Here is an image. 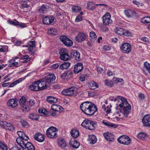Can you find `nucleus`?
Returning a JSON list of instances; mask_svg holds the SVG:
<instances>
[{
    "label": "nucleus",
    "mask_w": 150,
    "mask_h": 150,
    "mask_svg": "<svg viewBox=\"0 0 150 150\" xmlns=\"http://www.w3.org/2000/svg\"><path fill=\"white\" fill-rule=\"evenodd\" d=\"M26 101V98L24 96H22L19 100V104L20 105H22L25 103Z\"/></svg>",
    "instance_id": "obj_46"
},
{
    "label": "nucleus",
    "mask_w": 150,
    "mask_h": 150,
    "mask_svg": "<svg viewBox=\"0 0 150 150\" xmlns=\"http://www.w3.org/2000/svg\"><path fill=\"white\" fill-rule=\"evenodd\" d=\"M102 123L105 125L109 127L115 128L117 127V125L108 122L105 120H103L102 121Z\"/></svg>",
    "instance_id": "obj_25"
},
{
    "label": "nucleus",
    "mask_w": 150,
    "mask_h": 150,
    "mask_svg": "<svg viewBox=\"0 0 150 150\" xmlns=\"http://www.w3.org/2000/svg\"><path fill=\"white\" fill-rule=\"evenodd\" d=\"M70 63L69 62H65L61 64L60 67L59 69L62 70L67 69L70 66Z\"/></svg>",
    "instance_id": "obj_29"
},
{
    "label": "nucleus",
    "mask_w": 150,
    "mask_h": 150,
    "mask_svg": "<svg viewBox=\"0 0 150 150\" xmlns=\"http://www.w3.org/2000/svg\"><path fill=\"white\" fill-rule=\"evenodd\" d=\"M38 112L40 113H43L44 114H45V115L47 114V110H46L45 109H42V110L39 109L38 110Z\"/></svg>",
    "instance_id": "obj_56"
},
{
    "label": "nucleus",
    "mask_w": 150,
    "mask_h": 150,
    "mask_svg": "<svg viewBox=\"0 0 150 150\" xmlns=\"http://www.w3.org/2000/svg\"><path fill=\"white\" fill-rule=\"evenodd\" d=\"M83 66L81 63H77L75 65L74 71L75 73L78 74L83 69Z\"/></svg>",
    "instance_id": "obj_17"
},
{
    "label": "nucleus",
    "mask_w": 150,
    "mask_h": 150,
    "mask_svg": "<svg viewBox=\"0 0 150 150\" xmlns=\"http://www.w3.org/2000/svg\"><path fill=\"white\" fill-rule=\"evenodd\" d=\"M113 82L115 83H117L118 82H121L123 81V80L122 79L115 78L113 79Z\"/></svg>",
    "instance_id": "obj_53"
},
{
    "label": "nucleus",
    "mask_w": 150,
    "mask_h": 150,
    "mask_svg": "<svg viewBox=\"0 0 150 150\" xmlns=\"http://www.w3.org/2000/svg\"><path fill=\"white\" fill-rule=\"evenodd\" d=\"M125 13L128 18H132L136 16L135 12L130 10H125Z\"/></svg>",
    "instance_id": "obj_22"
},
{
    "label": "nucleus",
    "mask_w": 150,
    "mask_h": 150,
    "mask_svg": "<svg viewBox=\"0 0 150 150\" xmlns=\"http://www.w3.org/2000/svg\"><path fill=\"white\" fill-rule=\"evenodd\" d=\"M35 41H31L29 42V45L30 47H34L35 46Z\"/></svg>",
    "instance_id": "obj_61"
},
{
    "label": "nucleus",
    "mask_w": 150,
    "mask_h": 150,
    "mask_svg": "<svg viewBox=\"0 0 150 150\" xmlns=\"http://www.w3.org/2000/svg\"><path fill=\"white\" fill-rule=\"evenodd\" d=\"M105 6L107 7V5L105 4H95L93 2H89L87 4V8L88 9L91 11L95 10L96 6Z\"/></svg>",
    "instance_id": "obj_11"
},
{
    "label": "nucleus",
    "mask_w": 150,
    "mask_h": 150,
    "mask_svg": "<svg viewBox=\"0 0 150 150\" xmlns=\"http://www.w3.org/2000/svg\"><path fill=\"white\" fill-rule=\"evenodd\" d=\"M8 123L6 121H1L0 122V125L3 128L6 129Z\"/></svg>",
    "instance_id": "obj_45"
},
{
    "label": "nucleus",
    "mask_w": 150,
    "mask_h": 150,
    "mask_svg": "<svg viewBox=\"0 0 150 150\" xmlns=\"http://www.w3.org/2000/svg\"><path fill=\"white\" fill-rule=\"evenodd\" d=\"M81 8L78 6H74L72 8V10L73 12L76 13L79 12L81 10Z\"/></svg>",
    "instance_id": "obj_38"
},
{
    "label": "nucleus",
    "mask_w": 150,
    "mask_h": 150,
    "mask_svg": "<svg viewBox=\"0 0 150 150\" xmlns=\"http://www.w3.org/2000/svg\"><path fill=\"white\" fill-rule=\"evenodd\" d=\"M35 104L34 100L31 99L28 102L27 104L29 106L31 107L33 106Z\"/></svg>",
    "instance_id": "obj_55"
},
{
    "label": "nucleus",
    "mask_w": 150,
    "mask_h": 150,
    "mask_svg": "<svg viewBox=\"0 0 150 150\" xmlns=\"http://www.w3.org/2000/svg\"><path fill=\"white\" fill-rule=\"evenodd\" d=\"M32 145V144H31L30 143L27 142V143H25V147L24 148L26 149L27 148L28 149L30 147V146H31Z\"/></svg>",
    "instance_id": "obj_59"
},
{
    "label": "nucleus",
    "mask_w": 150,
    "mask_h": 150,
    "mask_svg": "<svg viewBox=\"0 0 150 150\" xmlns=\"http://www.w3.org/2000/svg\"><path fill=\"white\" fill-rule=\"evenodd\" d=\"M48 34L51 35H56L57 33V30L54 28H51L48 30Z\"/></svg>",
    "instance_id": "obj_36"
},
{
    "label": "nucleus",
    "mask_w": 150,
    "mask_h": 150,
    "mask_svg": "<svg viewBox=\"0 0 150 150\" xmlns=\"http://www.w3.org/2000/svg\"><path fill=\"white\" fill-rule=\"evenodd\" d=\"M80 108L84 113L88 115H92L97 111L96 106L89 101L81 103Z\"/></svg>",
    "instance_id": "obj_1"
},
{
    "label": "nucleus",
    "mask_w": 150,
    "mask_h": 150,
    "mask_svg": "<svg viewBox=\"0 0 150 150\" xmlns=\"http://www.w3.org/2000/svg\"><path fill=\"white\" fill-rule=\"evenodd\" d=\"M35 139L39 142H43L45 139L43 135L40 133H37L35 135Z\"/></svg>",
    "instance_id": "obj_20"
},
{
    "label": "nucleus",
    "mask_w": 150,
    "mask_h": 150,
    "mask_svg": "<svg viewBox=\"0 0 150 150\" xmlns=\"http://www.w3.org/2000/svg\"><path fill=\"white\" fill-rule=\"evenodd\" d=\"M142 122L144 126L150 127V115H147L144 116L142 119Z\"/></svg>",
    "instance_id": "obj_15"
},
{
    "label": "nucleus",
    "mask_w": 150,
    "mask_h": 150,
    "mask_svg": "<svg viewBox=\"0 0 150 150\" xmlns=\"http://www.w3.org/2000/svg\"><path fill=\"white\" fill-rule=\"evenodd\" d=\"M146 136V135L145 133H140L138 134L137 137L139 139H143Z\"/></svg>",
    "instance_id": "obj_47"
},
{
    "label": "nucleus",
    "mask_w": 150,
    "mask_h": 150,
    "mask_svg": "<svg viewBox=\"0 0 150 150\" xmlns=\"http://www.w3.org/2000/svg\"><path fill=\"white\" fill-rule=\"evenodd\" d=\"M138 98L140 100H143L144 99V94L142 93H140L138 95Z\"/></svg>",
    "instance_id": "obj_64"
},
{
    "label": "nucleus",
    "mask_w": 150,
    "mask_h": 150,
    "mask_svg": "<svg viewBox=\"0 0 150 150\" xmlns=\"http://www.w3.org/2000/svg\"><path fill=\"white\" fill-rule=\"evenodd\" d=\"M49 8V6L47 4L42 5L39 10V11L41 13H44Z\"/></svg>",
    "instance_id": "obj_30"
},
{
    "label": "nucleus",
    "mask_w": 150,
    "mask_h": 150,
    "mask_svg": "<svg viewBox=\"0 0 150 150\" xmlns=\"http://www.w3.org/2000/svg\"><path fill=\"white\" fill-rule=\"evenodd\" d=\"M18 62H13L12 63H10L9 64L8 66L10 67H18Z\"/></svg>",
    "instance_id": "obj_54"
},
{
    "label": "nucleus",
    "mask_w": 150,
    "mask_h": 150,
    "mask_svg": "<svg viewBox=\"0 0 150 150\" xmlns=\"http://www.w3.org/2000/svg\"><path fill=\"white\" fill-rule=\"evenodd\" d=\"M22 126L23 127H26L28 125V123L25 121L23 120H21L20 121Z\"/></svg>",
    "instance_id": "obj_60"
},
{
    "label": "nucleus",
    "mask_w": 150,
    "mask_h": 150,
    "mask_svg": "<svg viewBox=\"0 0 150 150\" xmlns=\"http://www.w3.org/2000/svg\"><path fill=\"white\" fill-rule=\"evenodd\" d=\"M73 57L76 61H79L80 59V54L79 52L78 51L73 52Z\"/></svg>",
    "instance_id": "obj_33"
},
{
    "label": "nucleus",
    "mask_w": 150,
    "mask_h": 150,
    "mask_svg": "<svg viewBox=\"0 0 150 150\" xmlns=\"http://www.w3.org/2000/svg\"><path fill=\"white\" fill-rule=\"evenodd\" d=\"M103 136L107 140L110 142H113L114 140V136L111 133L107 132L103 134Z\"/></svg>",
    "instance_id": "obj_18"
},
{
    "label": "nucleus",
    "mask_w": 150,
    "mask_h": 150,
    "mask_svg": "<svg viewBox=\"0 0 150 150\" xmlns=\"http://www.w3.org/2000/svg\"><path fill=\"white\" fill-rule=\"evenodd\" d=\"M25 142L23 140H22V141H21V143H20L19 144L20 146V148H23V150H24L25 148H24V147L23 146L24 145V146L25 147Z\"/></svg>",
    "instance_id": "obj_62"
},
{
    "label": "nucleus",
    "mask_w": 150,
    "mask_h": 150,
    "mask_svg": "<svg viewBox=\"0 0 150 150\" xmlns=\"http://www.w3.org/2000/svg\"><path fill=\"white\" fill-rule=\"evenodd\" d=\"M75 89L74 87H72L68 89H64L61 92L62 94L65 96H71L74 94V92Z\"/></svg>",
    "instance_id": "obj_14"
},
{
    "label": "nucleus",
    "mask_w": 150,
    "mask_h": 150,
    "mask_svg": "<svg viewBox=\"0 0 150 150\" xmlns=\"http://www.w3.org/2000/svg\"><path fill=\"white\" fill-rule=\"evenodd\" d=\"M133 3L134 4L136 5L138 7L142 6L143 5L142 3H140L136 1H133Z\"/></svg>",
    "instance_id": "obj_58"
},
{
    "label": "nucleus",
    "mask_w": 150,
    "mask_h": 150,
    "mask_svg": "<svg viewBox=\"0 0 150 150\" xmlns=\"http://www.w3.org/2000/svg\"><path fill=\"white\" fill-rule=\"evenodd\" d=\"M96 125V124L94 122L86 119L84 120L82 123L81 126L89 130L94 129Z\"/></svg>",
    "instance_id": "obj_3"
},
{
    "label": "nucleus",
    "mask_w": 150,
    "mask_h": 150,
    "mask_svg": "<svg viewBox=\"0 0 150 150\" xmlns=\"http://www.w3.org/2000/svg\"><path fill=\"white\" fill-rule=\"evenodd\" d=\"M144 67L148 71L149 73L150 74V64L147 62H146L144 63Z\"/></svg>",
    "instance_id": "obj_51"
},
{
    "label": "nucleus",
    "mask_w": 150,
    "mask_h": 150,
    "mask_svg": "<svg viewBox=\"0 0 150 150\" xmlns=\"http://www.w3.org/2000/svg\"><path fill=\"white\" fill-rule=\"evenodd\" d=\"M50 112L51 114V115L53 117L58 115L60 113V112H57L54 110L50 111Z\"/></svg>",
    "instance_id": "obj_52"
},
{
    "label": "nucleus",
    "mask_w": 150,
    "mask_h": 150,
    "mask_svg": "<svg viewBox=\"0 0 150 150\" xmlns=\"http://www.w3.org/2000/svg\"><path fill=\"white\" fill-rule=\"evenodd\" d=\"M60 41L66 46L69 47L73 45V42L66 36H61L59 38Z\"/></svg>",
    "instance_id": "obj_10"
},
{
    "label": "nucleus",
    "mask_w": 150,
    "mask_h": 150,
    "mask_svg": "<svg viewBox=\"0 0 150 150\" xmlns=\"http://www.w3.org/2000/svg\"><path fill=\"white\" fill-rule=\"evenodd\" d=\"M54 18L52 16H47L42 19V22L46 25H49L51 24L54 21Z\"/></svg>",
    "instance_id": "obj_16"
},
{
    "label": "nucleus",
    "mask_w": 150,
    "mask_h": 150,
    "mask_svg": "<svg viewBox=\"0 0 150 150\" xmlns=\"http://www.w3.org/2000/svg\"><path fill=\"white\" fill-rule=\"evenodd\" d=\"M97 140L96 137L95 135H93L89 136L88 141L91 144H95Z\"/></svg>",
    "instance_id": "obj_27"
},
{
    "label": "nucleus",
    "mask_w": 150,
    "mask_h": 150,
    "mask_svg": "<svg viewBox=\"0 0 150 150\" xmlns=\"http://www.w3.org/2000/svg\"><path fill=\"white\" fill-rule=\"evenodd\" d=\"M120 48L123 53L127 54L131 51V45L129 43L125 42L122 44Z\"/></svg>",
    "instance_id": "obj_6"
},
{
    "label": "nucleus",
    "mask_w": 150,
    "mask_h": 150,
    "mask_svg": "<svg viewBox=\"0 0 150 150\" xmlns=\"http://www.w3.org/2000/svg\"><path fill=\"white\" fill-rule=\"evenodd\" d=\"M105 84L110 87H112L113 86V82L110 80H106L105 81Z\"/></svg>",
    "instance_id": "obj_42"
},
{
    "label": "nucleus",
    "mask_w": 150,
    "mask_h": 150,
    "mask_svg": "<svg viewBox=\"0 0 150 150\" xmlns=\"http://www.w3.org/2000/svg\"><path fill=\"white\" fill-rule=\"evenodd\" d=\"M36 82L40 91L44 90L48 86L43 79L36 81Z\"/></svg>",
    "instance_id": "obj_13"
},
{
    "label": "nucleus",
    "mask_w": 150,
    "mask_h": 150,
    "mask_svg": "<svg viewBox=\"0 0 150 150\" xmlns=\"http://www.w3.org/2000/svg\"><path fill=\"white\" fill-rule=\"evenodd\" d=\"M110 14L109 13L105 14L102 17L103 25H108L112 23V21L110 19Z\"/></svg>",
    "instance_id": "obj_7"
},
{
    "label": "nucleus",
    "mask_w": 150,
    "mask_h": 150,
    "mask_svg": "<svg viewBox=\"0 0 150 150\" xmlns=\"http://www.w3.org/2000/svg\"><path fill=\"white\" fill-rule=\"evenodd\" d=\"M87 37L86 34L82 32H79L77 35L75 36V40L76 41L79 42H81L86 39Z\"/></svg>",
    "instance_id": "obj_9"
},
{
    "label": "nucleus",
    "mask_w": 150,
    "mask_h": 150,
    "mask_svg": "<svg viewBox=\"0 0 150 150\" xmlns=\"http://www.w3.org/2000/svg\"><path fill=\"white\" fill-rule=\"evenodd\" d=\"M82 17L80 16H78L76 18L75 21L77 22H79L82 20Z\"/></svg>",
    "instance_id": "obj_63"
},
{
    "label": "nucleus",
    "mask_w": 150,
    "mask_h": 150,
    "mask_svg": "<svg viewBox=\"0 0 150 150\" xmlns=\"http://www.w3.org/2000/svg\"><path fill=\"white\" fill-rule=\"evenodd\" d=\"M21 109L23 111L27 112L29 110V107L28 105L23 104L22 105H21Z\"/></svg>",
    "instance_id": "obj_41"
},
{
    "label": "nucleus",
    "mask_w": 150,
    "mask_h": 150,
    "mask_svg": "<svg viewBox=\"0 0 150 150\" xmlns=\"http://www.w3.org/2000/svg\"><path fill=\"white\" fill-rule=\"evenodd\" d=\"M88 86L91 89H94L98 87L97 83L93 81H92L88 83Z\"/></svg>",
    "instance_id": "obj_28"
},
{
    "label": "nucleus",
    "mask_w": 150,
    "mask_h": 150,
    "mask_svg": "<svg viewBox=\"0 0 150 150\" xmlns=\"http://www.w3.org/2000/svg\"><path fill=\"white\" fill-rule=\"evenodd\" d=\"M57 128L54 127H51L48 128L46 131V135L50 138L54 137L57 134Z\"/></svg>",
    "instance_id": "obj_5"
},
{
    "label": "nucleus",
    "mask_w": 150,
    "mask_h": 150,
    "mask_svg": "<svg viewBox=\"0 0 150 150\" xmlns=\"http://www.w3.org/2000/svg\"><path fill=\"white\" fill-rule=\"evenodd\" d=\"M141 22L144 23H150V17L146 16L143 17L141 19Z\"/></svg>",
    "instance_id": "obj_37"
},
{
    "label": "nucleus",
    "mask_w": 150,
    "mask_h": 150,
    "mask_svg": "<svg viewBox=\"0 0 150 150\" xmlns=\"http://www.w3.org/2000/svg\"><path fill=\"white\" fill-rule=\"evenodd\" d=\"M124 30L123 29L120 28L116 27L114 29V31L115 33L119 35H122L123 34V33L124 32Z\"/></svg>",
    "instance_id": "obj_32"
},
{
    "label": "nucleus",
    "mask_w": 150,
    "mask_h": 150,
    "mask_svg": "<svg viewBox=\"0 0 150 150\" xmlns=\"http://www.w3.org/2000/svg\"><path fill=\"white\" fill-rule=\"evenodd\" d=\"M47 100L48 102L52 104L57 102L58 100L57 98L54 97L49 96L47 97Z\"/></svg>",
    "instance_id": "obj_26"
},
{
    "label": "nucleus",
    "mask_w": 150,
    "mask_h": 150,
    "mask_svg": "<svg viewBox=\"0 0 150 150\" xmlns=\"http://www.w3.org/2000/svg\"><path fill=\"white\" fill-rule=\"evenodd\" d=\"M58 145L61 148L64 149L66 146V143L64 140L63 139H60L58 140Z\"/></svg>",
    "instance_id": "obj_31"
},
{
    "label": "nucleus",
    "mask_w": 150,
    "mask_h": 150,
    "mask_svg": "<svg viewBox=\"0 0 150 150\" xmlns=\"http://www.w3.org/2000/svg\"><path fill=\"white\" fill-rule=\"evenodd\" d=\"M117 100L121 103L119 105V106L120 108H123V112L124 115H126L128 114L131 110V107L127 100L125 98L120 96H117L116 98L110 99V100L111 101H115Z\"/></svg>",
    "instance_id": "obj_2"
},
{
    "label": "nucleus",
    "mask_w": 150,
    "mask_h": 150,
    "mask_svg": "<svg viewBox=\"0 0 150 150\" xmlns=\"http://www.w3.org/2000/svg\"><path fill=\"white\" fill-rule=\"evenodd\" d=\"M21 81V79H20L17 80H16L14 81V82H12L11 84H10L9 85V87H13L14 85L19 83Z\"/></svg>",
    "instance_id": "obj_50"
},
{
    "label": "nucleus",
    "mask_w": 150,
    "mask_h": 150,
    "mask_svg": "<svg viewBox=\"0 0 150 150\" xmlns=\"http://www.w3.org/2000/svg\"><path fill=\"white\" fill-rule=\"evenodd\" d=\"M71 74V72L70 71H67L63 73L61 75V77L63 79H64L66 77L68 76L69 74Z\"/></svg>",
    "instance_id": "obj_39"
},
{
    "label": "nucleus",
    "mask_w": 150,
    "mask_h": 150,
    "mask_svg": "<svg viewBox=\"0 0 150 150\" xmlns=\"http://www.w3.org/2000/svg\"><path fill=\"white\" fill-rule=\"evenodd\" d=\"M117 140L120 143L126 145L129 144L131 142L130 138L126 136H122L120 137Z\"/></svg>",
    "instance_id": "obj_8"
},
{
    "label": "nucleus",
    "mask_w": 150,
    "mask_h": 150,
    "mask_svg": "<svg viewBox=\"0 0 150 150\" xmlns=\"http://www.w3.org/2000/svg\"><path fill=\"white\" fill-rule=\"evenodd\" d=\"M8 23L14 25H17L19 23V22L16 19H14L13 21L8 20Z\"/></svg>",
    "instance_id": "obj_43"
},
{
    "label": "nucleus",
    "mask_w": 150,
    "mask_h": 150,
    "mask_svg": "<svg viewBox=\"0 0 150 150\" xmlns=\"http://www.w3.org/2000/svg\"><path fill=\"white\" fill-rule=\"evenodd\" d=\"M15 129L14 127L11 124L8 123L6 129H8L10 131H13Z\"/></svg>",
    "instance_id": "obj_48"
},
{
    "label": "nucleus",
    "mask_w": 150,
    "mask_h": 150,
    "mask_svg": "<svg viewBox=\"0 0 150 150\" xmlns=\"http://www.w3.org/2000/svg\"><path fill=\"white\" fill-rule=\"evenodd\" d=\"M29 118L32 120H38L39 119V116L36 114L31 113L29 115Z\"/></svg>",
    "instance_id": "obj_34"
},
{
    "label": "nucleus",
    "mask_w": 150,
    "mask_h": 150,
    "mask_svg": "<svg viewBox=\"0 0 150 150\" xmlns=\"http://www.w3.org/2000/svg\"><path fill=\"white\" fill-rule=\"evenodd\" d=\"M29 88L33 91H40L36 81L33 82L32 84L29 86Z\"/></svg>",
    "instance_id": "obj_23"
},
{
    "label": "nucleus",
    "mask_w": 150,
    "mask_h": 150,
    "mask_svg": "<svg viewBox=\"0 0 150 150\" xmlns=\"http://www.w3.org/2000/svg\"><path fill=\"white\" fill-rule=\"evenodd\" d=\"M0 148L2 150H8L7 147L4 142L0 141Z\"/></svg>",
    "instance_id": "obj_40"
},
{
    "label": "nucleus",
    "mask_w": 150,
    "mask_h": 150,
    "mask_svg": "<svg viewBox=\"0 0 150 150\" xmlns=\"http://www.w3.org/2000/svg\"><path fill=\"white\" fill-rule=\"evenodd\" d=\"M71 136L75 138L79 136V131L77 130H72L71 132Z\"/></svg>",
    "instance_id": "obj_35"
},
{
    "label": "nucleus",
    "mask_w": 150,
    "mask_h": 150,
    "mask_svg": "<svg viewBox=\"0 0 150 150\" xmlns=\"http://www.w3.org/2000/svg\"><path fill=\"white\" fill-rule=\"evenodd\" d=\"M90 37L91 39L94 40L96 38V35L95 33L93 32H91L90 33Z\"/></svg>",
    "instance_id": "obj_44"
},
{
    "label": "nucleus",
    "mask_w": 150,
    "mask_h": 150,
    "mask_svg": "<svg viewBox=\"0 0 150 150\" xmlns=\"http://www.w3.org/2000/svg\"><path fill=\"white\" fill-rule=\"evenodd\" d=\"M123 33V34L122 35L127 37L131 36L132 33L128 30H124V32Z\"/></svg>",
    "instance_id": "obj_49"
},
{
    "label": "nucleus",
    "mask_w": 150,
    "mask_h": 150,
    "mask_svg": "<svg viewBox=\"0 0 150 150\" xmlns=\"http://www.w3.org/2000/svg\"><path fill=\"white\" fill-rule=\"evenodd\" d=\"M56 77L53 74H50L43 79L46 82V83L49 86L50 83L53 82V81L55 79Z\"/></svg>",
    "instance_id": "obj_12"
},
{
    "label": "nucleus",
    "mask_w": 150,
    "mask_h": 150,
    "mask_svg": "<svg viewBox=\"0 0 150 150\" xmlns=\"http://www.w3.org/2000/svg\"><path fill=\"white\" fill-rule=\"evenodd\" d=\"M60 59L63 61L68 60L70 59L68 51L65 49H61L59 52Z\"/></svg>",
    "instance_id": "obj_4"
},
{
    "label": "nucleus",
    "mask_w": 150,
    "mask_h": 150,
    "mask_svg": "<svg viewBox=\"0 0 150 150\" xmlns=\"http://www.w3.org/2000/svg\"><path fill=\"white\" fill-rule=\"evenodd\" d=\"M10 150H24L23 148H21L20 147L18 146H13L11 148Z\"/></svg>",
    "instance_id": "obj_57"
},
{
    "label": "nucleus",
    "mask_w": 150,
    "mask_h": 150,
    "mask_svg": "<svg viewBox=\"0 0 150 150\" xmlns=\"http://www.w3.org/2000/svg\"><path fill=\"white\" fill-rule=\"evenodd\" d=\"M71 146L74 149H77L80 145V143L75 140L71 139L69 143Z\"/></svg>",
    "instance_id": "obj_21"
},
{
    "label": "nucleus",
    "mask_w": 150,
    "mask_h": 150,
    "mask_svg": "<svg viewBox=\"0 0 150 150\" xmlns=\"http://www.w3.org/2000/svg\"><path fill=\"white\" fill-rule=\"evenodd\" d=\"M17 102L16 99H11L8 101L7 103L8 106L12 108H15L17 106Z\"/></svg>",
    "instance_id": "obj_19"
},
{
    "label": "nucleus",
    "mask_w": 150,
    "mask_h": 150,
    "mask_svg": "<svg viewBox=\"0 0 150 150\" xmlns=\"http://www.w3.org/2000/svg\"><path fill=\"white\" fill-rule=\"evenodd\" d=\"M51 109L54 111L59 112H60V111H62L63 110V108L61 106L56 104L52 105Z\"/></svg>",
    "instance_id": "obj_24"
}]
</instances>
